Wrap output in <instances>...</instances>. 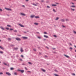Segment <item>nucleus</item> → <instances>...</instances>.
<instances>
[{
	"instance_id": "obj_1",
	"label": "nucleus",
	"mask_w": 76,
	"mask_h": 76,
	"mask_svg": "<svg viewBox=\"0 0 76 76\" xmlns=\"http://www.w3.org/2000/svg\"><path fill=\"white\" fill-rule=\"evenodd\" d=\"M71 7V10H72V11H75V10L74 9L72 8V7L75 8L76 7V6L75 5H72L70 6Z\"/></svg>"
},
{
	"instance_id": "obj_2",
	"label": "nucleus",
	"mask_w": 76,
	"mask_h": 76,
	"mask_svg": "<svg viewBox=\"0 0 76 76\" xmlns=\"http://www.w3.org/2000/svg\"><path fill=\"white\" fill-rule=\"evenodd\" d=\"M15 39L17 41H21V39L20 38H18V37H17L15 38Z\"/></svg>"
},
{
	"instance_id": "obj_3",
	"label": "nucleus",
	"mask_w": 76,
	"mask_h": 76,
	"mask_svg": "<svg viewBox=\"0 0 76 76\" xmlns=\"http://www.w3.org/2000/svg\"><path fill=\"white\" fill-rule=\"evenodd\" d=\"M60 20L61 22H65V20L64 19H61Z\"/></svg>"
},
{
	"instance_id": "obj_4",
	"label": "nucleus",
	"mask_w": 76,
	"mask_h": 76,
	"mask_svg": "<svg viewBox=\"0 0 76 76\" xmlns=\"http://www.w3.org/2000/svg\"><path fill=\"white\" fill-rule=\"evenodd\" d=\"M6 74L7 75H8V76H10V75H11V74H10L9 72H6Z\"/></svg>"
},
{
	"instance_id": "obj_5",
	"label": "nucleus",
	"mask_w": 76,
	"mask_h": 76,
	"mask_svg": "<svg viewBox=\"0 0 76 76\" xmlns=\"http://www.w3.org/2000/svg\"><path fill=\"white\" fill-rule=\"evenodd\" d=\"M5 9H6V10H10V11L12 10V9H10V8H5Z\"/></svg>"
},
{
	"instance_id": "obj_6",
	"label": "nucleus",
	"mask_w": 76,
	"mask_h": 76,
	"mask_svg": "<svg viewBox=\"0 0 76 76\" xmlns=\"http://www.w3.org/2000/svg\"><path fill=\"white\" fill-rule=\"evenodd\" d=\"M20 51L21 52H23V48H20Z\"/></svg>"
},
{
	"instance_id": "obj_7",
	"label": "nucleus",
	"mask_w": 76,
	"mask_h": 76,
	"mask_svg": "<svg viewBox=\"0 0 76 76\" xmlns=\"http://www.w3.org/2000/svg\"><path fill=\"white\" fill-rule=\"evenodd\" d=\"M20 15H23V16H26V15L23 13H21Z\"/></svg>"
},
{
	"instance_id": "obj_8",
	"label": "nucleus",
	"mask_w": 76,
	"mask_h": 76,
	"mask_svg": "<svg viewBox=\"0 0 76 76\" xmlns=\"http://www.w3.org/2000/svg\"><path fill=\"white\" fill-rule=\"evenodd\" d=\"M0 28L1 29H2V30H4V28H3V27L1 26Z\"/></svg>"
},
{
	"instance_id": "obj_9",
	"label": "nucleus",
	"mask_w": 76,
	"mask_h": 76,
	"mask_svg": "<svg viewBox=\"0 0 76 76\" xmlns=\"http://www.w3.org/2000/svg\"><path fill=\"white\" fill-rule=\"evenodd\" d=\"M30 17L31 18H34V17H35V15H31V16Z\"/></svg>"
},
{
	"instance_id": "obj_10",
	"label": "nucleus",
	"mask_w": 76,
	"mask_h": 76,
	"mask_svg": "<svg viewBox=\"0 0 76 76\" xmlns=\"http://www.w3.org/2000/svg\"><path fill=\"white\" fill-rule=\"evenodd\" d=\"M23 39H28V37H23Z\"/></svg>"
},
{
	"instance_id": "obj_11",
	"label": "nucleus",
	"mask_w": 76,
	"mask_h": 76,
	"mask_svg": "<svg viewBox=\"0 0 76 76\" xmlns=\"http://www.w3.org/2000/svg\"><path fill=\"white\" fill-rule=\"evenodd\" d=\"M19 25H20V26H21V27H24V26H23V25H22L21 24H19Z\"/></svg>"
},
{
	"instance_id": "obj_12",
	"label": "nucleus",
	"mask_w": 76,
	"mask_h": 76,
	"mask_svg": "<svg viewBox=\"0 0 76 76\" xmlns=\"http://www.w3.org/2000/svg\"><path fill=\"white\" fill-rule=\"evenodd\" d=\"M64 56L66 57L67 58H69V56H67V55H64Z\"/></svg>"
},
{
	"instance_id": "obj_13",
	"label": "nucleus",
	"mask_w": 76,
	"mask_h": 76,
	"mask_svg": "<svg viewBox=\"0 0 76 76\" xmlns=\"http://www.w3.org/2000/svg\"><path fill=\"white\" fill-rule=\"evenodd\" d=\"M0 48H1L2 50H4V48L1 46H0Z\"/></svg>"
},
{
	"instance_id": "obj_14",
	"label": "nucleus",
	"mask_w": 76,
	"mask_h": 76,
	"mask_svg": "<svg viewBox=\"0 0 76 76\" xmlns=\"http://www.w3.org/2000/svg\"><path fill=\"white\" fill-rule=\"evenodd\" d=\"M52 6H57V5L54 4L52 5Z\"/></svg>"
},
{
	"instance_id": "obj_15",
	"label": "nucleus",
	"mask_w": 76,
	"mask_h": 76,
	"mask_svg": "<svg viewBox=\"0 0 76 76\" xmlns=\"http://www.w3.org/2000/svg\"><path fill=\"white\" fill-rule=\"evenodd\" d=\"M44 37H45V38H48V36L45 35H44Z\"/></svg>"
},
{
	"instance_id": "obj_16",
	"label": "nucleus",
	"mask_w": 76,
	"mask_h": 76,
	"mask_svg": "<svg viewBox=\"0 0 76 76\" xmlns=\"http://www.w3.org/2000/svg\"><path fill=\"white\" fill-rule=\"evenodd\" d=\"M11 39H12L11 38H8V40L9 41H11Z\"/></svg>"
},
{
	"instance_id": "obj_17",
	"label": "nucleus",
	"mask_w": 76,
	"mask_h": 76,
	"mask_svg": "<svg viewBox=\"0 0 76 76\" xmlns=\"http://www.w3.org/2000/svg\"><path fill=\"white\" fill-rule=\"evenodd\" d=\"M34 25H38V23H34Z\"/></svg>"
},
{
	"instance_id": "obj_18",
	"label": "nucleus",
	"mask_w": 76,
	"mask_h": 76,
	"mask_svg": "<svg viewBox=\"0 0 76 76\" xmlns=\"http://www.w3.org/2000/svg\"><path fill=\"white\" fill-rule=\"evenodd\" d=\"M41 69L42 70V71H43L44 72H45V70L44 69Z\"/></svg>"
},
{
	"instance_id": "obj_19",
	"label": "nucleus",
	"mask_w": 76,
	"mask_h": 76,
	"mask_svg": "<svg viewBox=\"0 0 76 76\" xmlns=\"http://www.w3.org/2000/svg\"><path fill=\"white\" fill-rule=\"evenodd\" d=\"M35 18H39V17L38 16H35Z\"/></svg>"
},
{
	"instance_id": "obj_20",
	"label": "nucleus",
	"mask_w": 76,
	"mask_h": 76,
	"mask_svg": "<svg viewBox=\"0 0 76 76\" xmlns=\"http://www.w3.org/2000/svg\"><path fill=\"white\" fill-rule=\"evenodd\" d=\"M59 19V18L58 17H57L56 19H55V20H58Z\"/></svg>"
},
{
	"instance_id": "obj_21",
	"label": "nucleus",
	"mask_w": 76,
	"mask_h": 76,
	"mask_svg": "<svg viewBox=\"0 0 76 76\" xmlns=\"http://www.w3.org/2000/svg\"><path fill=\"white\" fill-rule=\"evenodd\" d=\"M10 70H14V68H11Z\"/></svg>"
},
{
	"instance_id": "obj_22",
	"label": "nucleus",
	"mask_w": 76,
	"mask_h": 76,
	"mask_svg": "<svg viewBox=\"0 0 76 76\" xmlns=\"http://www.w3.org/2000/svg\"><path fill=\"white\" fill-rule=\"evenodd\" d=\"M54 75L55 76H59L58 75H57L56 74H54Z\"/></svg>"
},
{
	"instance_id": "obj_23",
	"label": "nucleus",
	"mask_w": 76,
	"mask_h": 76,
	"mask_svg": "<svg viewBox=\"0 0 76 76\" xmlns=\"http://www.w3.org/2000/svg\"><path fill=\"white\" fill-rule=\"evenodd\" d=\"M22 73H23L24 72V70H21V71Z\"/></svg>"
},
{
	"instance_id": "obj_24",
	"label": "nucleus",
	"mask_w": 76,
	"mask_h": 76,
	"mask_svg": "<svg viewBox=\"0 0 76 76\" xmlns=\"http://www.w3.org/2000/svg\"><path fill=\"white\" fill-rule=\"evenodd\" d=\"M0 53L1 54H3V51H0Z\"/></svg>"
},
{
	"instance_id": "obj_25",
	"label": "nucleus",
	"mask_w": 76,
	"mask_h": 76,
	"mask_svg": "<svg viewBox=\"0 0 76 76\" xmlns=\"http://www.w3.org/2000/svg\"><path fill=\"white\" fill-rule=\"evenodd\" d=\"M66 21H69V19H66Z\"/></svg>"
},
{
	"instance_id": "obj_26",
	"label": "nucleus",
	"mask_w": 76,
	"mask_h": 76,
	"mask_svg": "<svg viewBox=\"0 0 76 76\" xmlns=\"http://www.w3.org/2000/svg\"><path fill=\"white\" fill-rule=\"evenodd\" d=\"M14 31L15 32H17V31L16 30H14Z\"/></svg>"
},
{
	"instance_id": "obj_27",
	"label": "nucleus",
	"mask_w": 76,
	"mask_h": 76,
	"mask_svg": "<svg viewBox=\"0 0 76 76\" xmlns=\"http://www.w3.org/2000/svg\"><path fill=\"white\" fill-rule=\"evenodd\" d=\"M15 50H18V48H14Z\"/></svg>"
},
{
	"instance_id": "obj_28",
	"label": "nucleus",
	"mask_w": 76,
	"mask_h": 76,
	"mask_svg": "<svg viewBox=\"0 0 76 76\" xmlns=\"http://www.w3.org/2000/svg\"><path fill=\"white\" fill-rule=\"evenodd\" d=\"M32 4L33 5H34V6H37V4Z\"/></svg>"
},
{
	"instance_id": "obj_29",
	"label": "nucleus",
	"mask_w": 76,
	"mask_h": 76,
	"mask_svg": "<svg viewBox=\"0 0 76 76\" xmlns=\"http://www.w3.org/2000/svg\"><path fill=\"white\" fill-rule=\"evenodd\" d=\"M7 26H8L9 27H11V26L10 25H7Z\"/></svg>"
},
{
	"instance_id": "obj_30",
	"label": "nucleus",
	"mask_w": 76,
	"mask_h": 76,
	"mask_svg": "<svg viewBox=\"0 0 76 76\" xmlns=\"http://www.w3.org/2000/svg\"><path fill=\"white\" fill-rule=\"evenodd\" d=\"M28 64H32L31 62H28Z\"/></svg>"
},
{
	"instance_id": "obj_31",
	"label": "nucleus",
	"mask_w": 76,
	"mask_h": 76,
	"mask_svg": "<svg viewBox=\"0 0 76 76\" xmlns=\"http://www.w3.org/2000/svg\"><path fill=\"white\" fill-rule=\"evenodd\" d=\"M47 8H50V6H47Z\"/></svg>"
},
{
	"instance_id": "obj_32",
	"label": "nucleus",
	"mask_w": 76,
	"mask_h": 76,
	"mask_svg": "<svg viewBox=\"0 0 76 76\" xmlns=\"http://www.w3.org/2000/svg\"><path fill=\"white\" fill-rule=\"evenodd\" d=\"M53 37H55V38H56V37H57V36H56V35H54L53 36Z\"/></svg>"
},
{
	"instance_id": "obj_33",
	"label": "nucleus",
	"mask_w": 76,
	"mask_h": 76,
	"mask_svg": "<svg viewBox=\"0 0 76 76\" xmlns=\"http://www.w3.org/2000/svg\"><path fill=\"white\" fill-rule=\"evenodd\" d=\"M53 11L54 12H56L57 11H56L54 9H53Z\"/></svg>"
},
{
	"instance_id": "obj_34",
	"label": "nucleus",
	"mask_w": 76,
	"mask_h": 76,
	"mask_svg": "<svg viewBox=\"0 0 76 76\" xmlns=\"http://www.w3.org/2000/svg\"><path fill=\"white\" fill-rule=\"evenodd\" d=\"M14 74L15 75H17V73L15 72Z\"/></svg>"
},
{
	"instance_id": "obj_35",
	"label": "nucleus",
	"mask_w": 76,
	"mask_h": 76,
	"mask_svg": "<svg viewBox=\"0 0 76 76\" xmlns=\"http://www.w3.org/2000/svg\"><path fill=\"white\" fill-rule=\"evenodd\" d=\"M0 11L1 12H2L3 11V10H2V9H0Z\"/></svg>"
},
{
	"instance_id": "obj_36",
	"label": "nucleus",
	"mask_w": 76,
	"mask_h": 76,
	"mask_svg": "<svg viewBox=\"0 0 76 76\" xmlns=\"http://www.w3.org/2000/svg\"><path fill=\"white\" fill-rule=\"evenodd\" d=\"M33 50H34V51H36L37 50L36 49H34Z\"/></svg>"
},
{
	"instance_id": "obj_37",
	"label": "nucleus",
	"mask_w": 76,
	"mask_h": 76,
	"mask_svg": "<svg viewBox=\"0 0 76 76\" xmlns=\"http://www.w3.org/2000/svg\"><path fill=\"white\" fill-rule=\"evenodd\" d=\"M11 47H13V46H15V45H11Z\"/></svg>"
},
{
	"instance_id": "obj_38",
	"label": "nucleus",
	"mask_w": 76,
	"mask_h": 76,
	"mask_svg": "<svg viewBox=\"0 0 76 76\" xmlns=\"http://www.w3.org/2000/svg\"><path fill=\"white\" fill-rule=\"evenodd\" d=\"M6 29H7V30H9V28H6Z\"/></svg>"
},
{
	"instance_id": "obj_39",
	"label": "nucleus",
	"mask_w": 76,
	"mask_h": 76,
	"mask_svg": "<svg viewBox=\"0 0 76 76\" xmlns=\"http://www.w3.org/2000/svg\"><path fill=\"white\" fill-rule=\"evenodd\" d=\"M44 34H47V33L46 32H44Z\"/></svg>"
},
{
	"instance_id": "obj_40",
	"label": "nucleus",
	"mask_w": 76,
	"mask_h": 76,
	"mask_svg": "<svg viewBox=\"0 0 76 76\" xmlns=\"http://www.w3.org/2000/svg\"><path fill=\"white\" fill-rule=\"evenodd\" d=\"M3 73L2 72H0V75H3Z\"/></svg>"
},
{
	"instance_id": "obj_41",
	"label": "nucleus",
	"mask_w": 76,
	"mask_h": 76,
	"mask_svg": "<svg viewBox=\"0 0 76 76\" xmlns=\"http://www.w3.org/2000/svg\"><path fill=\"white\" fill-rule=\"evenodd\" d=\"M4 64L5 65H6V66L7 65V64L4 63Z\"/></svg>"
},
{
	"instance_id": "obj_42",
	"label": "nucleus",
	"mask_w": 76,
	"mask_h": 76,
	"mask_svg": "<svg viewBox=\"0 0 76 76\" xmlns=\"http://www.w3.org/2000/svg\"><path fill=\"white\" fill-rule=\"evenodd\" d=\"M18 71H19L20 72H21V70H20V69H18Z\"/></svg>"
},
{
	"instance_id": "obj_43",
	"label": "nucleus",
	"mask_w": 76,
	"mask_h": 76,
	"mask_svg": "<svg viewBox=\"0 0 76 76\" xmlns=\"http://www.w3.org/2000/svg\"><path fill=\"white\" fill-rule=\"evenodd\" d=\"M20 61H22V59H20Z\"/></svg>"
},
{
	"instance_id": "obj_44",
	"label": "nucleus",
	"mask_w": 76,
	"mask_h": 76,
	"mask_svg": "<svg viewBox=\"0 0 76 76\" xmlns=\"http://www.w3.org/2000/svg\"><path fill=\"white\" fill-rule=\"evenodd\" d=\"M71 4H75L73 3H71Z\"/></svg>"
},
{
	"instance_id": "obj_45",
	"label": "nucleus",
	"mask_w": 76,
	"mask_h": 76,
	"mask_svg": "<svg viewBox=\"0 0 76 76\" xmlns=\"http://www.w3.org/2000/svg\"><path fill=\"white\" fill-rule=\"evenodd\" d=\"M41 2H44V0H42L41 1Z\"/></svg>"
},
{
	"instance_id": "obj_46",
	"label": "nucleus",
	"mask_w": 76,
	"mask_h": 76,
	"mask_svg": "<svg viewBox=\"0 0 76 76\" xmlns=\"http://www.w3.org/2000/svg\"><path fill=\"white\" fill-rule=\"evenodd\" d=\"M62 26L63 28H65L66 27V26H64V25H63Z\"/></svg>"
},
{
	"instance_id": "obj_47",
	"label": "nucleus",
	"mask_w": 76,
	"mask_h": 76,
	"mask_svg": "<svg viewBox=\"0 0 76 76\" xmlns=\"http://www.w3.org/2000/svg\"><path fill=\"white\" fill-rule=\"evenodd\" d=\"M10 31H12L13 30V29L12 28H11L10 29Z\"/></svg>"
},
{
	"instance_id": "obj_48",
	"label": "nucleus",
	"mask_w": 76,
	"mask_h": 76,
	"mask_svg": "<svg viewBox=\"0 0 76 76\" xmlns=\"http://www.w3.org/2000/svg\"><path fill=\"white\" fill-rule=\"evenodd\" d=\"M25 69H26V70H27V68L26 67H25Z\"/></svg>"
},
{
	"instance_id": "obj_49",
	"label": "nucleus",
	"mask_w": 76,
	"mask_h": 76,
	"mask_svg": "<svg viewBox=\"0 0 76 76\" xmlns=\"http://www.w3.org/2000/svg\"><path fill=\"white\" fill-rule=\"evenodd\" d=\"M38 38H39V39H41V37H38Z\"/></svg>"
},
{
	"instance_id": "obj_50",
	"label": "nucleus",
	"mask_w": 76,
	"mask_h": 76,
	"mask_svg": "<svg viewBox=\"0 0 76 76\" xmlns=\"http://www.w3.org/2000/svg\"><path fill=\"white\" fill-rule=\"evenodd\" d=\"M74 32L75 34H76V32L75 31H74Z\"/></svg>"
},
{
	"instance_id": "obj_51",
	"label": "nucleus",
	"mask_w": 76,
	"mask_h": 76,
	"mask_svg": "<svg viewBox=\"0 0 76 76\" xmlns=\"http://www.w3.org/2000/svg\"><path fill=\"white\" fill-rule=\"evenodd\" d=\"M21 57H23V55H21Z\"/></svg>"
},
{
	"instance_id": "obj_52",
	"label": "nucleus",
	"mask_w": 76,
	"mask_h": 76,
	"mask_svg": "<svg viewBox=\"0 0 76 76\" xmlns=\"http://www.w3.org/2000/svg\"><path fill=\"white\" fill-rule=\"evenodd\" d=\"M17 35H18V36H20V37L21 36L20 35H19V34H18Z\"/></svg>"
},
{
	"instance_id": "obj_53",
	"label": "nucleus",
	"mask_w": 76,
	"mask_h": 76,
	"mask_svg": "<svg viewBox=\"0 0 76 76\" xmlns=\"http://www.w3.org/2000/svg\"><path fill=\"white\" fill-rule=\"evenodd\" d=\"M70 49H71V50H72L73 48H70Z\"/></svg>"
},
{
	"instance_id": "obj_54",
	"label": "nucleus",
	"mask_w": 76,
	"mask_h": 76,
	"mask_svg": "<svg viewBox=\"0 0 76 76\" xmlns=\"http://www.w3.org/2000/svg\"><path fill=\"white\" fill-rule=\"evenodd\" d=\"M72 75H74V76H75V74H73Z\"/></svg>"
},
{
	"instance_id": "obj_55",
	"label": "nucleus",
	"mask_w": 76,
	"mask_h": 76,
	"mask_svg": "<svg viewBox=\"0 0 76 76\" xmlns=\"http://www.w3.org/2000/svg\"><path fill=\"white\" fill-rule=\"evenodd\" d=\"M22 7H25V5H23Z\"/></svg>"
},
{
	"instance_id": "obj_56",
	"label": "nucleus",
	"mask_w": 76,
	"mask_h": 76,
	"mask_svg": "<svg viewBox=\"0 0 76 76\" xmlns=\"http://www.w3.org/2000/svg\"><path fill=\"white\" fill-rule=\"evenodd\" d=\"M46 48H48V49L49 48H48V47H46Z\"/></svg>"
},
{
	"instance_id": "obj_57",
	"label": "nucleus",
	"mask_w": 76,
	"mask_h": 76,
	"mask_svg": "<svg viewBox=\"0 0 76 76\" xmlns=\"http://www.w3.org/2000/svg\"><path fill=\"white\" fill-rule=\"evenodd\" d=\"M69 44H70L71 45H72V44L70 43H69Z\"/></svg>"
},
{
	"instance_id": "obj_58",
	"label": "nucleus",
	"mask_w": 76,
	"mask_h": 76,
	"mask_svg": "<svg viewBox=\"0 0 76 76\" xmlns=\"http://www.w3.org/2000/svg\"><path fill=\"white\" fill-rule=\"evenodd\" d=\"M28 0H26V1H28Z\"/></svg>"
},
{
	"instance_id": "obj_59",
	"label": "nucleus",
	"mask_w": 76,
	"mask_h": 76,
	"mask_svg": "<svg viewBox=\"0 0 76 76\" xmlns=\"http://www.w3.org/2000/svg\"><path fill=\"white\" fill-rule=\"evenodd\" d=\"M56 4H58V3H56Z\"/></svg>"
},
{
	"instance_id": "obj_60",
	"label": "nucleus",
	"mask_w": 76,
	"mask_h": 76,
	"mask_svg": "<svg viewBox=\"0 0 76 76\" xmlns=\"http://www.w3.org/2000/svg\"><path fill=\"white\" fill-rule=\"evenodd\" d=\"M28 72H29L30 73H31V72L29 71H28Z\"/></svg>"
},
{
	"instance_id": "obj_61",
	"label": "nucleus",
	"mask_w": 76,
	"mask_h": 76,
	"mask_svg": "<svg viewBox=\"0 0 76 76\" xmlns=\"http://www.w3.org/2000/svg\"><path fill=\"white\" fill-rule=\"evenodd\" d=\"M1 40L0 39V42H1Z\"/></svg>"
},
{
	"instance_id": "obj_62",
	"label": "nucleus",
	"mask_w": 76,
	"mask_h": 76,
	"mask_svg": "<svg viewBox=\"0 0 76 76\" xmlns=\"http://www.w3.org/2000/svg\"><path fill=\"white\" fill-rule=\"evenodd\" d=\"M75 47L76 48V46H75Z\"/></svg>"
},
{
	"instance_id": "obj_63",
	"label": "nucleus",
	"mask_w": 76,
	"mask_h": 76,
	"mask_svg": "<svg viewBox=\"0 0 76 76\" xmlns=\"http://www.w3.org/2000/svg\"><path fill=\"white\" fill-rule=\"evenodd\" d=\"M45 57H47V56H45Z\"/></svg>"
},
{
	"instance_id": "obj_64",
	"label": "nucleus",
	"mask_w": 76,
	"mask_h": 76,
	"mask_svg": "<svg viewBox=\"0 0 76 76\" xmlns=\"http://www.w3.org/2000/svg\"><path fill=\"white\" fill-rule=\"evenodd\" d=\"M57 70H55V71H56Z\"/></svg>"
}]
</instances>
